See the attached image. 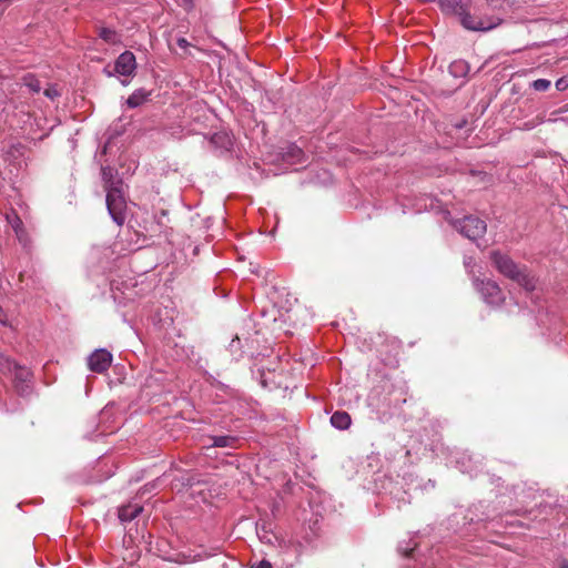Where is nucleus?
Segmentation results:
<instances>
[{
    "label": "nucleus",
    "instance_id": "f03ea898",
    "mask_svg": "<svg viewBox=\"0 0 568 568\" xmlns=\"http://www.w3.org/2000/svg\"><path fill=\"white\" fill-rule=\"evenodd\" d=\"M490 260L501 275L516 282L527 292L535 290L536 278L526 266L517 264L509 255L500 251L490 252Z\"/></svg>",
    "mask_w": 568,
    "mask_h": 568
},
{
    "label": "nucleus",
    "instance_id": "423d86ee",
    "mask_svg": "<svg viewBox=\"0 0 568 568\" xmlns=\"http://www.w3.org/2000/svg\"><path fill=\"white\" fill-rule=\"evenodd\" d=\"M474 284L487 304L500 305L504 302V294L496 282L475 280Z\"/></svg>",
    "mask_w": 568,
    "mask_h": 568
},
{
    "label": "nucleus",
    "instance_id": "9b49d317",
    "mask_svg": "<svg viewBox=\"0 0 568 568\" xmlns=\"http://www.w3.org/2000/svg\"><path fill=\"white\" fill-rule=\"evenodd\" d=\"M283 160L285 163L291 165L302 164L303 162H305L304 152L300 146L291 144L287 146L285 153L283 154Z\"/></svg>",
    "mask_w": 568,
    "mask_h": 568
},
{
    "label": "nucleus",
    "instance_id": "f257e3e1",
    "mask_svg": "<svg viewBox=\"0 0 568 568\" xmlns=\"http://www.w3.org/2000/svg\"><path fill=\"white\" fill-rule=\"evenodd\" d=\"M490 260L501 275L516 282L527 292L535 290L536 278L526 266L517 264L509 255L500 251L490 252Z\"/></svg>",
    "mask_w": 568,
    "mask_h": 568
},
{
    "label": "nucleus",
    "instance_id": "4be33fe9",
    "mask_svg": "<svg viewBox=\"0 0 568 568\" xmlns=\"http://www.w3.org/2000/svg\"><path fill=\"white\" fill-rule=\"evenodd\" d=\"M43 93L50 100H54L57 97L60 95V93H59L58 89L55 88V85H49L48 88L44 89Z\"/></svg>",
    "mask_w": 568,
    "mask_h": 568
},
{
    "label": "nucleus",
    "instance_id": "1a4fd4ad",
    "mask_svg": "<svg viewBox=\"0 0 568 568\" xmlns=\"http://www.w3.org/2000/svg\"><path fill=\"white\" fill-rule=\"evenodd\" d=\"M470 0H439V6L445 12H453L458 14L460 19L463 14H468L466 11L469 7Z\"/></svg>",
    "mask_w": 568,
    "mask_h": 568
},
{
    "label": "nucleus",
    "instance_id": "6e6552de",
    "mask_svg": "<svg viewBox=\"0 0 568 568\" xmlns=\"http://www.w3.org/2000/svg\"><path fill=\"white\" fill-rule=\"evenodd\" d=\"M112 363V354L104 348L95 349L88 357V366L90 371L102 374L109 369Z\"/></svg>",
    "mask_w": 568,
    "mask_h": 568
},
{
    "label": "nucleus",
    "instance_id": "cd10ccee",
    "mask_svg": "<svg viewBox=\"0 0 568 568\" xmlns=\"http://www.w3.org/2000/svg\"><path fill=\"white\" fill-rule=\"evenodd\" d=\"M209 556H211V554H205L204 556H202V555H196V556L194 557V560H201V559H203V558H207Z\"/></svg>",
    "mask_w": 568,
    "mask_h": 568
},
{
    "label": "nucleus",
    "instance_id": "aec40b11",
    "mask_svg": "<svg viewBox=\"0 0 568 568\" xmlns=\"http://www.w3.org/2000/svg\"><path fill=\"white\" fill-rule=\"evenodd\" d=\"M23 83L31 92L38 93L41 91V83L33 74L26 75Z\"/></svg>",
    "mask_w": 568,
    "mask_h": 568
},
{
    "label": "nucleus",
    "instance_id": "c85d7f7f",
    "mask_svg": "<svg viewBox=\"0 0 568 568\" xmlns=\"http://www.w3.org/2000/svg\"><path fill=\"white\" fill-rule=\"evenodd\" d=\"M182 1L184 2L185 7L192 8V6H193L192 0H182Z\"/></svg>",
    "mask_w": 568,
    "mask_h": 568
},
{
    "label": "nucleus",
    "instance_id": "20e7f679",
    "mask_svg": "<svg viewBox=\"0 0 568 568\" xmlns=\"http://www.w3.org/2000/svg\"><path fill=\"white\" fill-rule=\"evenodd\" d=\"M454 226L460 234H463L465 237L471 241L481 237L487 230L486 222L473 215L465 216L462 220H457L454 223Z\"/></svg>",
    "mask_w": 568,
    "mask_h": 568
},
{
    "label": "nucleus",
    "instance_id": "f3484780",
    "mask_svg": "<svg viewBox=\"0 0 568 568\" xmlns=\"http://www.w3.org/2000/svg\"><path fill=\"white\" fill-rule=\"evenodd\" d=\"M6 364L8 371L13 373L14 378L21 379L23 382L29 378L30 372L27 368L18 366L16 363L10 362L9 359H6Z\"/></svg>",
    "mask_w": 568,
    "mask_h": 568
},
{
    "label": "nucleus",
    "instance_id": "412c9836",
    "mask_svg": "<svg viewBox=\"0 0 568 568\" xmlns=\"http://www.w3.org/2000/svg\"><path fill=\"white\" fill-rule=\"evenodd\" d=\"M532 87L537 91H546L550 87V81L546 79L535 80Z\"/></svg>",
    "mask_w": 568,
    "mask_h": 568
},
{
    "label": "nucleus",
    "instance_id": "c756f323",
    "mask_svg": "<svg viewBox=\"0 0 568 568\" xmlns=\"http://www.w3.org/2000/svg\"><path fill=\"white\" fill-rule=\"evenodd\" d=\"M412 550H413V549L405 550V551H404V555H405V556H408V555H409V552H410Z\"/></svg>",
    "mask_w": 568,
    "mask_h": 568
},
{
    "label": "nucleus",
    "instance_id": "ddd939ff",
    "mask_svg": "<svg viewBox=\"0 0 568 568\" xmlns=\"http://www.w3.org/2000/svg\"><path fill=\"white\" fill-rule=\"evenodd\" d=\"M98 36L108 44L115 45L121 43V34L114 29L101 27L99 28Z\"/></svg>",
    "mask_w": 568,
    "mask_h": 568
},
{
    "label": "nucleus",
    "instance_id": "393cba45",
    "mask_svg": "<svg viewBox=\"0 0 568 568\" xmlns=\"http://www.w3.org/2000/svg\"><path fill=\"white\" fill-rule=\"evenodd\" d=\"M568 87V81L565 78H561L556 81V88L558 90H565Z\"/></svg>",
    "mask_w": 568,
    "mask_h": 568
},
{
    "label": "nucleus",
    "instance_id": "dca6fc26",
    "mask_svg": "<svg viewBox=\"0 0 568 568\" xmlns=\"http://www.w3.org/2000/svg\"><path fill=\"white\" fill-rule=\"evenodd\" d=\"M149 97V93L143 90V89H139V90H135L126 100V104L129 108H138L140 106L144 101H146Z\"/></svg>",
    "mask_w": 568,
    "mask_h": 568
},
{
    "label": "nucleus",
    "instance_id": "2eb2a0df",
    "mask_svg": "<svg viewBox=\"0 0 568 568\" xmlns=\"http://www.w3.org/2000/svg\"><path fill=\"white\" fill-rule=\"evenodd\" d=\"M352 419L346 412H335L331 417V424L337 429H347L351 426Z\"/></svg>",
    "mask_w": 568,
    "mask_h": 568
},
{
    "label": "nucleus",
    "instance_id": "a878e982",
    "mask_svg": "<svg viewBox=\"0 0 568 568\" xmlns=\"http://www.w3.org/2000/svg\"><path fill=\"white\" fill-rule=\"evenodd\" d=\"M176 44H178L181 49H183V50H185V49H187V48L190 47V43H189V41H187L185 38H179V39L176 40Z\"/></svg>",
    "mask_w": 568,
    "mask_h": 568
},
{
    "label": "nucleus",
    "instance_id": "f8f14e48",
    "mask_svg": "<svg viewBox=\"0 0 568 568\" xmlns=\"http://www.w3.org/2000/svg\"><path fill=\"white\" fill-rule=\"evenodd\" d=\"M142 509V506H140L139 504H129L122 506L119 509V519L122 523L131 521L139 516Z\"/></svg>",
    "mask_w": 568,
    "mask_h": 568
},
{
    "label": "nucleus",
    "instance_id": "9d476101",
    "mask_svg": "<svg viewBox=\"0 0 568 568\" xmlns=\"http://www.w3.org/2000/svg\"><path fill=\"white\" fill-rule=\"evenodd\" d=\"M116 170H114L111 166H102L101 168V175L104 183V190L108 191L113 186L122 187L123 182L121 179L116 178Z\"/></svg>",
    "mask_w": 568,
    "mask_h": 568
},
{
    "label": "nucleus",
    "instance_id": "a211bd4d",
    "mask_svg": "<svg viewBox=\"0 0 568 568\" xmlns=\"http://www.w3.org/2000/svg\"><path fill=\"white\" fill-rule=\"evenodd\" d=\"M469 65L464 60H457L450 63L449 65V72L454 77H464L468 73Z\"/></svg>",
    "mask_w": 568,
    "mask_h": 568
},
{
    "label": "nucleus",
    "instance_id": "6ab92c4d",
    "mask_svg": "<svg viewBox=\"0 0 568 568\" xmlns=\"http://www.w3.org/2000/svg\"><path fill=\"white\" fill-rule=\"evenodd\" d=\"M211 439L213 442L211 446L213 447H234L236 443V438L229 435L214 436Z\"/></svg>",
    "mask_w": 568,
    "mask_h": 568
},
{
    "label": "nucleus",
    "instance_id": "b1692460",
    "mask_svg": "<svg viewBox=\"0 0 568 568\" xmlns=\"http://www.w3.org/2000/svg\"><path fill=\"white\" fill-rule=\"evenodd\" d=\"M221 140H225L226 141L225 146L231 144V140H230L229 135H226V134H214L213 138H212V141L214 143H217Z\"/></svg>",
    "mask_w": 568,
    "mask_h": 568
},
{
    "label": "nucleus",
    "instance_id": "0eeeda50",
    "mask_svg": "<svg viewBox=\"0 0 568 568\" xmlns=\"http://www.w3.org/2000/svg\"><path fill=\"white\" fill-rule=\"evenodd\" d=\"M136 70V61L135 55L131 51H124L121 53L114 63V72L123 77L124 79L121 80L123 85H126L129 83L128 78H131L134 75Z\"/></svg>",
    "mask_w": 568,
    "mask_h": 568
},
{
    "label": "nucleus",
    "instance_id": "5701e85b",
    "mask_svg": "<svg viewBox=\"0 0 568 568\" xmlns=\"http://www.w3.org/2000/svg\"><path fill=\"white\" fill-rule=\"evenodd\" d=\"M250 568H272V564L268 560H261L258 562L252 564Z\"/></svg>",
    "mask_w": 568,
    "mask_h": 568
},
{
    "label": "nucleus",
    "instance_id": "bb28decb",
    "mask_svg": "<svg viewBox=\"0 0 568 568\" xmlns=\"http://www.w3.org/2000/svg\"><path fill=\"white\" fill-rule=\"evenodd\" d=\"M558 568H568V561L566 559H560Z\"/></svg>",
    "mask_w": 568,
    "mask_h": 568
},
{
    "label": "nucleus",
    "instance_id": "4468645a",
    "mask_svg": "<svg viewBox=\"0 0 568 568\" xmlns=\"http://www.w3.org/2000/svg\"><path fill=\"white\" fill-rule=\"evenodd\" d=\"M7 219L10 223L11 227L13 229L19 242L22 243L23 245H26L27 236H26V232L23 229V223L20 220V217L16 214H12V215H7Z\"/></svg>",
    "mask_w": 568,
    "mask_h": 568
},
{
    "label": "nucleus",
    "instance_id": "39448f33",
    "mask_svg": "<svg viewBox=\"0 0 568 568\" xmlns=\"http://www.w3.org/2000/svg\"><path fill=\"white\" fill-rule=\"evenodd\" d=\"M501 23V19L496 16H476L463 14L462 24L464 28L471 31H489Z\"/></svg>",
    "mask_w": 568,
    "mask_h": 568
},
{
    "label": "nucleus",
    "instance_id": "7ed1b4c3",
    "mask_svg": "<svg viewBox=\"0 0 568 568\" xmlns=\"http://www.w3.org/2000/svg\"><path fill=\"white\" fill-rule=\"evenodd\" d=\"M106 192V207L112 220L122 225L125 222L126 202L124 199V190L122 187L113 186Z\"/></svg>",
    "mask_w": 568,
    "mask_h": 568
}]
</instances>
